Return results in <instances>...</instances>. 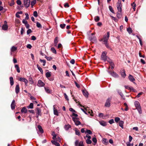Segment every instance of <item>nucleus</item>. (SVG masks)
Wrapping results in <instances>:
<instances>
[{
    "label": "nucleus",
    "mask_w": 146,
    "mask_h": 146,
    "mask_svg": "<svg viewBox=\"0 0 146 146\" xmlns=\"http://www.w3.org/2000/svg\"><path fill=\"white\" fill-rule=\"evenodd\" d=\"M73 120L74 121L75 124L76 125H80L81 123V122L77 119L76 118L73 117H72Z\"/></svg>",
    "instance_id": "obj_9"
},
{
    "label": "nucleus",
    "mask_w": 146,
    "mask_h": 146,
    "mask_svg": "<svg viewBox=\"0 0 146 146\" xmlns=\"http://www.w3.org/2000/svg\"><path fill=\"white\" fill-rule=\"evenodd\" d=\"M109 9L111 12L112 13H114V11L113 9V8L111 6H109Z\"/></svg>",
    "instance_id": "obj_52"
},
{
    "label": "nucleus",
    "mask_w": 146,
    "mask_h": 146,
    "mask_svg": "<svg viewBox=\"0 0 146 146\" xmlns=\"http://www.w3.org/2000/svg\"><path fill=\"white\" fill-rule=\"evenodd\" d=\"M25 15H26V17H25V19H29V15L28 13H26L25 14Z\"/></svg>",
    "instance_id": "obj_61"
},
{
    "label": "nucleus",
    "mask_w": 146,
    "mask_h": 146,
    "mask_svg": "<svg viewBox=\"0 0 146 146\" xmlns=\"http://www.w3.org/2000/svg\"><path fill=\"white\" fill-rule=\"evenodd\" d=\"M20 91V88L19 84H17L15 88V92L16 94H18Z\"/></svg>",
    "instance_id": "obj_16"
},
{
    "label": "nucleus",
    "mask_w": 146,
    "mask_h": 146,
    "mask_svg": "<svg viewBox=\"0 0 146 146\" xmlns=\"http://www.w3.org/2000/svg\"><path fill=\"white\" fill-rule=\"evenodd\" d=\"M71 127V126L69 124H67L65 125L64 127V128L66 130H68Z\"/></svg>",
    "instance_id": "obj_27"
},
{
    "label": "nucleus",
    "mask_w": 146,
    "mask_h": 146,
    "mask_svg": "<svg viewBox=\"0 0 146 146\" xmlns=\"http://www.w3.org/2000/svg\"><path fill=\"white\" fill-rule=\"evenodd\" d=\"M108 72L112 76L115 78H118L119 77L118 75L115 72H110L108 71Z\"/></svg>",
    "instance_id": "obj_12"
},
{
    "label": "nucleus",
    "mask_w": 146,
    "mask_h": 146,
    "mask_svg": "<svg viewBox=\"0 0 146 146\" xmlns=\"http://www.w3.org/2000/svg\"><path fill=\"white\" fill-rule=\"evenodd\" d=\"M69 110L70 111H72L73 112H74V113L76 112V111L74 110L73 108H69Z\"/></svg>",
    "instance_id": "obj_58"
},
{
    "label": "nucleus",
    "mask_w": 146,
    "mask_h": 146,
    "mask_svg": "<svg viewBox=\"0 0 146 146\" xmlns=\"http://www.w3.org/2000/svg\"><path fill=\"white\" fill-rule=\"evenodd\" d=\"M117 8L118 11H121V1H118L117 5Z\"/></svg>",
    "instance_id": "obj_6"
},
{
    "label": "nucleus",
    "mask_w": 146,
    "mask_h": 146,
    "mask_svg": "<svg viewBox=\"0 0 146 146\" xmlns=\"http://www.w3.org/2000/svg\"><path fill=\"white\" fill-rule=\"evenodd\" d=\"M58 37H56L54 40V46H56L57 43H58Z\"/></svg>",
    "instance_id": "obj_29"
},
{
    "label": "nucleus",
    "mask_w": 146,
    "mask_h": 146,
    "mask_svg": "<svg viewBox=\"0 0 146 146\" xmlns=\"http://www.w3.org/2000/svg\"><path fill=\"white\" fill-rule=\"evenodd\" d=\"M11 107L12 110H14L15 108V101L14 100H13L11 104Z\"/></svg>",
    "instance_id": "obj_19"
},
{
    "label": "nucleus",
    "mask_w": 146,
    "mask_h": 146,
    "mask_svg": "<svg viewBox=\"0 0 146 146\" xmlns=\"http://www.w3.org/2000/svg\"><path fill=\"white\" fill-rule=\"evenodd\" d=\"M51 142L53 144H54V145L56 146H60V144L58 143V142L52 140L51 141Z\"/></svg>",
    "instance_id": "obj_21"
},
{
    "label": "nucleus",
    "mask_w": 146,
    "mask_h": 146,
    "mask_svg": "<svg viewBox=\"0 0 146 146\" xmlns=\"http://www.w3.org/2000/svg\"><path fill=\"white\" fill-rule=\"evenodd\" d=\"M93 112L92 110H90L88 112V113L90 114V115L92 116H93V115H92Z\"/></svg>",
    "instance_id": "obj_63"
},
{
    "label": "nucleus",
    "mask_w": 146,
    "mask_h": 146,
    "mask_svg": "<svg viewBox=\"0 0 146 146\" xmlns=\"http://www.w3.org/2000/svg\"><path fill=\"white\" fill-rule=\"evenodd\" d=\"M33 15L35 17H37L38 16V14L36 11H35L33 13Z\"/></svg>",
    "instance_id": "obj_48"
},
{
    "label": "nucleus",
    "mask_w": 146,
    "mask_h": 146,
    "mask_svg": "<svg viewBox=\"0 0 146 146\" xmlns=\"http://www.w3.org/2000/svg\"><path fill=\"white\" fill-rule=\"evenodd\" d=\"M16 2L18 5H20L21 4V2L20 0H17Z\"/></svg>",
    "instance_id": "obj_54"
},
{
    "label": "nucleus",
    "mask_w": 146,
    "mask_h": 146,
    "mask_svg": "<svg viewBox=\"0 0 146 146\" xmlns=\"http://www.w3.org/2000/svg\"><path fill=\"white\" fill-rule=\"evenodd\" d=\"M109 60H108V62L110 64V66H111V68L112 69H113L114 68V63L112 62L111 60L110 59H108Z\"/></svg>",
    "instance_id": "obj_17"
},
{
    "label": "nucleus",
    "mask_w": 146,
    "mask_h": 146,
    "mask_svg": "<svg viewBox=\"0 0 146 146\" xmlns=\"http://www.w3.org/2000/svg\"><path fill=\"white\" fill-rule=\"evenodd\" d=\"M32 31L31 29H29L27 31V35L29 34L30 33L32 32Z\"/></svg>",
    "instance_id": "obj_55"
},
{
    "label": "nucleus",
    "mask_w": 146,
    "mask_h": 146,
    "mask_svg": "<svg viewBox=\"0 0 146 146\" xmlns=\"http://www.w3.org/2000/svg\"><path fill=\"white\" fill-rule=\"evenodd\" d=\"M75 146H84L82 141H80L79 143L78 141L76 140L75 142Z\"/></svg>",
    "instance_id": "obj_7"
},
{
    "label": "nucleus",
    "mask_w": 146,
    "mask_h": 146,
    "mask_svg": "<svg viewBox=\"0 0 146 146\" xmlns=\"http://www.w3.org/2000/svg\"><path fill=\"white\" fill-rule=\"evenodd\" d=\"M136 36L137 38L139 39L140 44V45H141V46H142V43L141 39L140 38H139V37L138 36L136 35Z\"/></svg>",
    "instance_id": "obj_42"
},
{
    "label": "nucleus",
    "mask_w": 146,
    "mask_h": 146,
    "mask_svg": "<svg viewBox=\"0 0 146 146\" xmlns=\"http://www.w3.org/2000/svg\"><path fill=\"white\" fill-rule=\"evenodd\" d=\"M8 26L7 24H4L2 27V29L4 30H6L7 29Z\"/></svg>",
    "instance_id": "obj_22"
},
{
    "label": "nucleus",
    "mask_w": 146,
    "mask_h": 146,
    "mask_svg": "<svg viewBox=\"0 0 146 146\" xmlns=\"http://www.w3.org/2000/svg\"><path fill=\"white\" fill-rule=\"evenodd\" d=\"M53 110L54 114L58 115V112L57 110L55 109L54 105L53 106Z\"/></svg>",
    "instance_id": "obj_23"
},
{
    "label": "nucleus",
    "mask_w": 146,
    "mask_h": 146,
    "mask_svg": "<svg viewBox=\"0 0 146 146\" xmlns=\"http://www.w3.org/2000/svg\"><path fill=\"white\" fill-rule=\"evenodd\" d=\"M87 137L88 138V139H90L91 137L88 134H87L86 136L84 137V139H86V137Z\"/></svg>",
    "instance_id": "obj_57"
},
{
    "label": "nucleus",
    "mask_w": 146,
    "mask_h": 146,
    "mask_svg": "<svg viewBox=\"0 0 146 146\" xmlns=\"http://www.w3.org/2000/svg\"><path fill=\"white\" fill-rule=\"evenodd\" d=\"M82 91L84 95L85 96V97L87 98L88 96V93L87 91L86 90H82Z\"/></svg>",
    "instance_id": "obj_18"
},
{
    "label": "nucleus",
    "mask_w": 146,
    "mask_h": 146,
    "mask_svg": "<svg viewBox=\"0 0 146 146\" xmlns=\"http://www.w3.org/2000/svg\"><path fill=\"white\" fill-rule=\"evenodd\" d=\"M121 12L118 11L117 13V17L118 19H120L121 17Z\"/></svg>",
    "instance_id": "obj_25"
},
{
    "label": "nucleus",
    "mask_w": 146,
    "mask_h": 146,
    "mask_svg": "<svg viewBox=\"0 0 146 146\" xmlns=\"http://www.w3.org/2000/svg\"><path fill=\"white\" fill-rule=\"evenodd\" d=\"M135 106L139 114H141L142 113L141 108L140 106L139 102L138 101H136L134 103Z\"/></svg>",
    "instance_id": "obj_2"
},
{
    "label": "nucleus",
    "mask_w": 146,
    "mask_h": 146,
    "mask_svg": "<svg viewBox=\"0 0 146 146\" xmlns=\"http://www.w3.org/2000/svg\"><path fill=\"white\" fill-rule=\"evenodd\" d=\"M45 58L48 61H50L52 59V58L51 57H48V56H45Z\"/></svg>",
    "instance_id": "obj_53"
},
{
    "label": "nucleus",
    "mask_w": 146,
    "mask_h": 146,
    "mask_svg": "<svg viewBox=\"0 0 146 146\" xmlns=\"http://www.w3.org/2000/svg\"><path fill=\"white\" fill-rule=\"evenodd\" d=\"M85 133H87L89 135H91L92 134V132L90 130H86V132H85Z\"/></svg>",
    "instance_id": "obj_46"
},
{
    "label": "nucleus",
    "mask_w": 146,
    "mask_h": 146,
    "mask_svg": "<svg viewBox=\"0 0 146 146\" xmlns=\"http://www.w3.org/2000/svg\"><path fill=\"white\" fill-rule=\"evenodd\" d=\"M17 50V48L14 46L12 47L11 49V51L12 52H14Z\"/></svg>",
    "instance_id": "obj_33"
},
{
    "label": "nucleus",
    "mask_w": 146,
    "mask_h": 146,
    "mask_svg": "<svg viewBox=\"0 0 146 146\" xmlns=\"http://www.w3.org/2000/svg\"><path fill=\"white\" fill-rule=\"evenodd\" d=\"M45 85V84L42 80H39L38 81L37 86L39 87H42Z\"/></svg>",
    "instance_id": "obj_10"
},
{
    "label": "nucleus",
    "mask_w": 146,
    "mask_h": 146,
    "mask_svg": "<svg viewBox=\"0 0 146 146\" xmlns=\"http://www.w3.org/2000/svg\"><path fill=\"white\" fill-rule=\"evenodd\" d=\"M64 96L65 99L67 100H69L68 96L67 95L66 93L64 94Z\"/></svg>",
    "instance_id": "obj_60"
},
{
    "label": "nucleus",
    "mask_w": 146,
    "mask_h": 146,
    "mask_svg": "<svg viewBox=\"0 0 146 146\" xmlns=\"http://www.w3.org/2000/svg\"><path fill=\"white\" fill-rule=\"evenodd\" d=\"M92 140L95 143L94 144V145H95L96 143H97V140L96 139V137H93L92 138Z\"/></svg>",
    "instance_id": "obj_44"
},
{
    "label": "nucleus",
    "mask_w": 146,
    "mask_h": 146,
    "mask_svg": "<svg viewBox=\"0 0 146 146\" xmlns=\"http://www.w3.org/2000/svg\"><path fill=\"white\" fill-rule=\"evenodd\" d=\"M124 124V122L122 121H120L119 123V125L121 127L122 129L123 128V124Z\"/></svg>",
    "instance_id": "obj_28"
},
{
    "label": "nucleus",
    "mask_w": 146,
    "mask_h": 146,
    "mask_svg": "<svg viewBox=\"0 0 146 146\" xmlns=\"http://www.w3.org/2000/svg\"><path fill=\"white\" fill-rule=\"evenodd\" d=\"M121 76L123 78H125L126 76V74L124 70H122L121 72Z\"/></svg>",
    "instance_id": "obj_24"
},
{
    "label": "nucleus",
    "mask_w": 146,
    "mask_h": 146,
    "mask_svg": "<svg viewBox=\"0 0 146 146\" xmlns=\"http://www.w3.org/2000/svg\"><path fill=\"white\" fill-rule=\"evenodd\" d=\"M31 0H24L23 3L26 8H28L29 6Z\"/></svg>",
    "instance_id": "obj_5"
},
{
    "label": "nucleus",
    "mask_w": 146,
    "mask_h": 146,
    "mask_svg": "<svg viewBox=\"0 0 146 146\" xmlns=\"http://www.w3.org/2000/svg\"><path fill=\"white\" fill-rule=\"evenodd\" d=\"M110 124H112L114 122V121L113 119H110L109 121Z\"/></svg>",
    "instance_id": "obj_59"
},
{
    "label": "nucleus",
    "mask_w": 146,
    "mask_h": 146,
    "mask_svg": "<svg viewBox=\"0 0 146 146\" xmlns=\"http://www.w3.org/2000/svg\"><path fill=\"white\" fill-rule=\"evenodd\" d=\"M38 127L39 130V131L41 133H43L44 131L41 126L40 125H39L38 126Z\"/></svg>",
    "instance_id": "obj_30"
},
{
    "label": "nucleus",
    "mask_w": 146,
    "mask_h": 146,
    "mask_svg": "<svg viewBox=\"0 0 146 146\" xmlns=\"http://www.w3.org/2000/svg\"><path fill=\"white\" fill-rule=\"evenodd\" d=\"M44 88L46 92L47 93L51 94L52 93V90L50 89L49 87H44Z\"/></svg>",
    "instance_id": "obj_11"
},
{
    "label": "nucleus",
    "mask_w": 146,
    "mask_h": 146,
    "mask_svg": "<svg viewBox=\"0 0 146 146\" xmlns=\"http://www.w3.org/2000/svg\"><path fill=\"white\" fill-rule=\"evenodd\" d=\"M23 23L25 24V25L28 23L27 21L24 19L23 20Z\"/></svg>",
    "instance_id": "obj_64"
},
{
    "label": "nucleus",
    "mask_w": 146,
    "mask_h": 146,
    "mask_svg": "<svg viewBox=\"0 0 146 146\" xmlns=\"http://www.w3.org/2000/svg\"><path fill=\"white\" fill-rule=\"evenodd\" d=\"M127 31L129 34H131L132 33V30L130 27H129L127 29Z\"/></svg>",
    "instance_id": "obj_37"
},
{
    "label": "nucleus",
    "mask_w": 146,
    "mask_h": 146,
    "mask_svg": "<svg viewBox=\"0 0 146 146\" xmlns=\"http://www.w3.org/2000/svg\"><path fill=\"white\" fill-rule=\"evenodd\" d=\"M110 33L109 32H108L107 33V35H104L102 40L104 42V44L107 47L108 46V42L110 36Z\"/></svg>",
    "instance_id": "obj_1"
},
{
    "label": "nucleus",
    "mask_w": 146,
    "mask_h": 146,
    "mask_svg": "<svg viewBox=\"0 0 146 146\" xmlns=\"http://www.w3.org/2000/svg\"><path fill=\"white\" fill-rule=\"evenodd\" d=\"M111 98H108L106 100V103L105 104V106L106 107H109L110 106V102Z\"/></svg>",
    "instance_id": "obj_4"
},
{
    "label": "nucleus",
    "mask_w": 146,
    "mask_h": 146,
    "mask_svg": "<svg viewBox=\"0 0 146 146\" xmlns=\"http://www.w3.org/2000/svg\"><path fill=\"white\" fill-rule=\"evenodd\" d=\"M103 142L104 144L106 145L108 143V141L106 139L104 138L103 139Z\"/></svg>",
    "instance_id": "obj_38"
},
{
    "label": "nucleus",
    "mask_w": 146,
    "mask_h": 146,
    "mask_svg": "<svg viewBox=\"0 0 146 146\" xmlns=\"http://www.w3.org/2000/svg\"><path fill=\"white\" fill-rule=\"evenodd\" d=\"M129 80L131 82H133L134 84H136L134 82L135 79L131 75L129 74L128 77Z\"/></svg>",
    "instance_id": "obj_13"
},
{
    "label": "nucleus",
    "mask_w": 146,
    "mask_h": 146,
    "mask_svg": "<svg viewBox=\"0 0 146 146\" xmlns=\"http://www.w3.org/2000/svg\"><path fill=\"white\" fill-rule=\"evenodd\" d=\"M46 76L47 78L50 77L51 76L50 72H47L46 73Z\"/></svg>",
    "instance_id": "obj_39"
},
{
    "label": "nucleus",
    "mask_w": 146,
    "mask_h": 146,
    "mask_svg": "<svg viewBox=\"0 0 146 146\" xmlns=\"http://www.w3.org/2000/svg\"><path fill=\"white\" fill-rule=\"evenodd\" d=\"M36 26L38 28H40L42 27V26L38 22H37L36 23Z\"/></svg>",
    "instance_id": "obj_50"
},
{
    "label": "nucleus",
    "mask_w": 146,
    "mask_h": 146,
    "mask_svg": "<svg viewBox=\"0 0 146 146\" xmlns=\"http://www.w3.org/2000/svg\"><path fill=\"white\" fill-rule=\"evenodd\" d=\"M36 114L38 115H41V109L38 108H36Z\"/></svg>",
    "instance_id": "obj_15"
},
{
    "label": "nucleus",
    "mask_w": 146,
    "mask_h": 146,
    "mask_svg": "<svg viewBox=\"0 0 146 146\" xmlns=\"http://www.w3.org/2000/svg\"><path fill=\"white\" fill-rule=\"evenodd\" d=\"M106 52H103L102 53V54L101 55V59L104 62L106 61V60H107L108 61V60H109L108 59H110L106 56Z\"/></svg>",
    "instance_id": "obj_3"
},
{
    "label": "nucleus",
    "mask_w": 146,
    "mask_h": 146,
    "mask_svg": "<svg viewBox=\"0 0 146 146\" xmlns=\"http://www.w3.org/2000/svg\"><path fill=\"white\" fill-rule=\"evenodd\" d=\"M27 108L28 109H33V104L31 103L30 104V105L27 106Z\"/></svg>",
    "instance_id": "obj_34"
},
{
    "label": "nucleus",
    "mask_w": 146,
    "mask_h": 146,
    "mask_svg": "<svg viewBox=\"0 0 146 146\" xmlns=\"http://www.w3.org/2000/svg\"><path fill=\"white\" fill-rule=\"evenodd\" d=\"M100 123L101 125L104 126H105L106 125V123L104 121H101L100 122Z\"/></svg>",
    "instance_id": "obj_36"
},
{
    "label": "nucleus",
    "mask_w": 146,
    "mask_h": 146,
    "mask_svg": "<svg viewBox=\"0 0 146 146\" xmlns=\"http://www.w3.org/2000/svg\"><path fill=\"white\" fill-rule=\"evenodd\" d=\"M86 143L88 144H90L92 143V141L90 139H87L86 141Z\"/></svg>",
    "instance_id": "obj_41"
},
{
    "label": "nucleus",
    "mask_w": 146,
    "mask_h": 146,
    "mask_svg": "<svg viewBox=\"0 0 146 146\" xmlns=\"http://www.w3.org/2000/svg\"><path fill=\"white\" fill-rule=\"evenodd\" d=\"M40 61L41 62H42L43 63L42 65L43 66H44L45 65L46 63V61L44 60H42L40 59Z\"/></svg>",
    "instance_id": "obj_40"
},
{
    "label": "nucleus",
    "mask_w": 146,
    "mask_h": 146,
    "mask_svg": "<svg viewBox=\"0 0 146 146\" xmlns=\"http://www.w3.org/2000/svg\"><path fill=\"white\" fill-rule=\"evenodd\" d=\"M75 133L76 135H79L80 134V132L79 130H75Z\"/></svg>",
    "instance_id": "obj_51"
},
{
    "label": "nucleus",
    "mask_w": 146,
    "mask_h": 146,
    "mask_svg": "<svg viewBox=\"0 0 146 146\" xmlns=\"http://www.w3.org/2000/svg\"><path fill=\"white\" fill-rule=\"evenodd\" d=\"M27 48H29V49H31V48L32 47V46L31 45V44H28L27 46Z\"/></svg>",
    "instance_id": "obj_62"
},
{
    "label": "nucleus",
    "mask_w": 146,
    "mask_h": 146,
    "mask_svg": "<svg viewBox=\"0 0 146 146\" xmlns=\"http://www.w3.org/2000/svg\"><path fill=\"white\" fill-rule=\"evenodd\" d=\"M21 81L24 82L25 84V85H27L28 82V80L24 78H19V80Z\"/></svg>",
    "instance_id": "obj_14"
},
{
    "label": "nucleus",
    "mask_w": 146,
    "mask_h": 146,
    "mask_svg": "<svg viewBox=\"0 0 146 146\" xmlns=\"http://www.w3.org/2000/svg\"><path fill=\"white\" fill-rule=\"evenodd\" d=\"M51 50L52 52L54 54L56 53V49L52 47L51 48Z\"/></svg>",
    "instance_id": "obj_43"
},
{
    "label": "nucleus",
    "mask_w": 146,
    "mask_h": 146,
    "mask_svg": "<svg viewBox=\"0 0 146 146\" xmlns=\"http://www.w3.org/2000/svg\"><path fill=\"white\" fill-rule=\"evenodd\" d=\"M36 0H33L31 2V5L32 7H33V6L36 3Z\"/></svg>",
    "instance_id": "obj_31"
},
{
    "label": "nucleus",
    "mask_w": 146,
    "mask_h": 146,
    "mask_svg": "<svg viewBox=\"0 0 146 146\" xmlns=\"http://www.w3.org/2000/svg\"><path fill=\"white\" fill-rule=\"evenodd\" d=\"M15 68H16L17 72L18 73L20 72V68L18 65L16 64L15 65Z\"/></svg>",
    "instance_id": "obj_32"
},
{
    "label": "nucleus",
    "mask_w": 146,
    "mask_h": 146,
    "mask_svg": "<svg viewBox=\"0 0 146 146\" xmlns=\"http://www.w3.org/2000/svg\"><path fill=\"white\" fill-rule=\"evenodd\" d=\"M29 81L30 82V83L31 84H33V83H34V82H33L32 78H29Z\"/></svg>",
    "instance_id": "obj_49"
},
{
    "label": "nucleus",
    "mask_w": 146,
    "mask_h": 146,
    "mask_svg": "<svg viewBox=\"0 0 146 146\" xmlns=\"http://www.w3.org/2000/svg\"><path fill=\"white\" fill-rule=\"evenodd\" d=\"M65 26L66 25L64 24H61L60 25V27L62 29L64 28L65 27Z\"/></svg>",
    "instance_id": "obj_56"
},
{
    "label": "nucleus",
    "mask_w": 146,
    "mask_h": 146,
    "mask_svg": "<svg viewBox=\"0 0 146 146\" xmlns=\"http://www.w3.org/2000/svg\"><path fill=\"white\" fill-rule=\"evenodd\" d=\"M120 118L118 117H116L115 119V121L117 123L120 120Z\"/></svg>",
    "instance_id": "obj_47"
},
{
    "label": "nucleus",
    "mask_w": 146,
    "mask_h": 146,
    "mask_svg": "<svg viewBox=\"0 0 146 146\" xmlns=\"http://www.w3.org/2000/svg\"><path fill=\"white\" fill-rule=\"evenodd\" d=\"M10 83L11 86H13L14 84V80L13 77H11L9 78Z\"/></svg>",
    "instance_id": "obj_26"
},
{
    "label": "nucleus",
    "mask_w": 146,
    "mask_h": 146,
    "mask_svg": "<svg viewBox=\"0 0 146 146\" xmlns=\"http://www.w3.org/2000/svg\"><path fill=\"white\" fill-rule=\"evenodd\" d=\"M94 19L96 22H98L100 20V18L98 16H96L95 17Z\"/></svg>",
    "instance_id": "obj_45"
},
{
    "label": "nucleus",
    "mask_w": 146,
    "mask_h": 146,
    "mask_svg": "<svg viewBox=\"0 0 146 146\" xmlns=\"http://www.w3.org/2000/svg\"><path fill=\"white\" fill-rule=\"evenodd\" d=\"M37 67L38 70L40 71L41 74H43V71L42 68L39 66L38 64L37 65Z\"/></svg>",
    "instance_id": "obj_35"
},
{
    "label": "nucleus",
    "mask_w": 146,
    "mask_h": 146,
    "mask_svg": "<svg viewBox=\"0 0 146 146\" xmlns=\"http://www.w3.org/2000/svg\"><path fill=\"white\" fill-rule=\"evenodd\" d=\"M94 34L93 33H92L91 35L89 37V40L92 41H96V37L95 36H93Z\"/></svg>",
    "instance_id": "obj_8"
},
{
    "label": "nucleus",
    "mask_w": 146,
    "mask_h": 146,
    "mask_svg": "<svg viewBox=\"0 0 146 146\" xmlns=\"http://www.w3.org/2000/svg\"><path fill=\"white\" fill-rule=\"evenodd\" d=\"M21 112L22 113H26L27 112V110L25 107H23L21 110Z\"/></svg>",
    "instance_id": "obj_20"
}]
</instances>
